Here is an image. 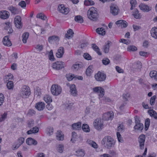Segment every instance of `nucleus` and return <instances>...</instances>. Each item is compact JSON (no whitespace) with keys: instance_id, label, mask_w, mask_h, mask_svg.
<instances>
[{"instance_id":"09e8293b","label":"nucleus","mask_w":157,"mask_h":157,"mask_svg":"<svg viewBox=\"0 0 157 157\" xmlns=\"http://www.w3.org/2000/svg\"><path fill=\"white\" fill-rule=\"evenodd\" d=\"M85 59L88 60H90L92 59L91 56L87 53H85L83 56Z\"/></svg>"},{"instance_id":"a19ab883","label":"nucleus","mask_w":157,"mask_h":157,"mask_svg":"<svg viewBox=\"0 0 157 157\" xmlns=\"http://www.w3.org/2000/svg\"><path fill=\"white\" fill-rule=\"evenodd\" d=\"M6 85L8 90H13L14 86L13 81H9L7 83Z\"/></svg>"},{"instance_id":"49530a36","label":"nucleus","mask_w":157,"mask_h":157,"mask_svg":"<svg viewBox=\"0 0 157 157\" xmlns=\"http://www.w3.org/2000/svg\"><path fill=\"white\" fill-rule=\"evenodd\" d=\"M40 90L38 87H37L36 90L34 91V94L37 97L39 96L41 94V93L40 92Z\"/></svg>"},{"instance_id":"79ce46f5","label":"nucleus","mask_w":157,"mask_h":157,"mask_svg":"<svg viewBox=\"0 0 157 157\" xmlns=\"http://www.w3.org/2000/svg\"><path fill=\"white\" fill-rule=\"evenodd\" d=\"M94 2L91 0H86L84 2V4L87 6L94 5Z\"/></svg>"},{"instance_id":"6e6552de","label":"nucleus","mask_w":157,"mask_h":157,"mask_svg":"<svg viewBox=\"0 0 157 157\" xmlns=\"http://www.w3.org/2000/svg\"><path fill=\"white\" fill-rule=\"evenodd\" d=\"M145 139V136L143 134L140 135L138 138V140L139 143L140 147L141 150L144 149Z\"/></svg>"},{"instance_id":"9b49d317","label":"nucleus","mask_w":157,"mask_h":157,"mask_svg":"<svg viewBox=\"0 0 157 157\" xmlns=\"http://www.w3.org/2000/svg\"><path fill=\"white\" fill-rule=\"evenodd\" d=\"M110 12L112 14L115 16L117 15L119 11V10L117 5L114 4H112L110 6Z\"/></svg>"},{"instance_id":"cd10ccee","label":"nucleus","mask_w":157,"mask_h":157,"mask_svg":"<svg viewBox=\"0 0 157 157\" xmlns=\"http://www.w3.org/2000/svg\"><path fill=\"white\" fill-rule=\"evenodd\" d=\"M96 32L98 34L102 36L104 35L105 34V29L103 27L98 28L96 29Z\"/></svg>"},{"instance_id":"c9c22d12","label":"nucleus","mask_w":157,"mask_h":157,"mask_svg":"<svg viewBox=\"0 0 157 157\" xmlns=\"http://www.w3.org/2000/svg\"><path fill=\"white\" fill-rule=\"evenodd\" d=\"M110 43V41H108L107 44H105L103 47V49L104 52L106 53H108L109 52V44Z\"/></svg>"},{"instance_id":"a878e982","label":"nucleus","mask_w":157,"mask_h":157,"mask_svg":"<svg viewBox=\"0 0 157 157\" xmlns=\"http://www.w3.org/2000/svg\"><path fill=\"white\" fill-rule=\"evenodd\" d=\"M151 34L153 37L157 39V28L155 27H153L151 30Z\"/></svg>"},{"instance_id":"4468645a","label":"nucleus","mask_w":157,"mask_h":157,"mask_svg":"<svg viewBox=\"0 0 157 157\" xmlns=\"http://www.w3.org/2000/svg\"><path fill=\"white\" fill-rule=\"evenodd\" d=\"M88 17L89 19L93 21H97L98 17V14L97 12L91 13V15L88 13H87Z\"/></svg>"},{"instance_id":"c85d7f7f","label":"nucleus","mask_w":157,"mask_h":157,"mask_svg":"<svg viewBox=\"0 0 157 157\" xmlns=\"http://www.w3.org/2000/svg\"><path fill=\"white\" fill-rule=\"evenodd\" d=\"M39 128L36 127H35L31 129L28 131L27 132V133L28 134H31L33 133H35L38 132Z\"/></svg>"},{"instance_id":"2eb2a0df","label":"nucleus","mask_w":157,"mask_h":157,"mask_svg":"<svg viewBox=\"0 0 157 157\" xmlns=\"http://www.w3.org/2000/svg\"><path fill=\"white\" fill-rule=\"evenodd\" d=\"M10 16L9 12L6 10H2L0 12V17L3 19H6Z\"/></svg>"},{"instance_id":"a211bd4d","label":"nucleus","mask_w":157,"mask_h":157,"mask_svg":"<svg viewBox=\"0 0 157 157\" xmlns=\"http://www.w3.org/2000/svg\"><path fill=\"white\" fill-rule=\"evenodd\" d=\"M139 7L140 10L144 12H148L151 10V8H149L148 5L144 3L141 4Z\"/></svg>"},{"instance_id":"c756f323","label":"nucleus","mask_w":157,"mask_h":157,"mask_svg":"<svg viewBox=\"0 0 157 157\" xmlns=\"http://www.w3.org/2000/svg\"><path fill=\"white\" fill-rule=\"evenodd\" d=\"M74 32L72 29H70L67 31V34L65 35V37L68 39H70L73 37Z\"/></svg>"},{"instance_id":"e2e57ef3","label":"nucleus","mask_w":157,"mask_h":157,"mask_svg":"<svg viewBox=\"0 0 157 157\" xmlns=\"http://www.w3.org/2000/svg\"><path fill=\"white\" fill-rule=\"evenodd\" d=\"M90 145L93 147L95 148H97L98 147V146L96 143L94 141H91L89 143Z\"/></svg>"},{"instance_id":"6ab92c4d","label":"nucleus","mask_w":157,"mask_h":157,"mask_svg":"<svg viewBox=\"0 0 157 157\" xmlns=\"http://www.w3.org/2000/svg\"><path fill=\"white\" fill-rule=\"evenodd\" d=\"M48 41L49 43L52 44L53 42H58L59 40V38L57 36H49L48 38Z\"/></svg>"},{"instance_id":"b1692460","label":"nucleus","mask_w":157,"mask_h":157,"mask_svg":"<svg viewBox=\"0 0 157 157\" xmlns=\"http://www.w3.org/2000/svg\"><path fill=\"white\" fill-rule=\"evenodd\" d=\"M56 138L58 140H63L64 139V135L61 131H58L56 132Z\"/></svg>"},{"instance_id":"0e129e2a","label":"nucleus","mask_w":157,"mask_h":157,"mask_svg":"<svg viewBox=\"0 0 157 157\" xmlns=\"http://www.w3.org/2000/svg\"><path fill=\"white\" fill-rule=\"evenodd\" d=\"M18 143L22 145L24 142L25 139L24 137H20L17 139Z\"/></svg>"},{"instance_id":"69168bd1","label":"nucleus","mask_w":157,"mask_h":157,"mask_svg":"<svg viewBox=\"0 0 157 157\" xmlns=\"http://www.w3.org/2000/svg\"><path fill=\"white\" fill-rule=\"evenodd\" d=\"M18 5L22 8H24L26 6V3L24 1H21L18 4Z\"/></svg>"},{"instance_id":"473e14b6","label":"nucleus","mask_w":157,"mask_h":157,"mask_svg":"<svg viewBox=\"0 0 157 157\" xmlns=\"http://www.w3.org/2000/svg\"><path fill=\"white\" fill-rule=\"evenodd\" d=\"M134 128L135 130L142 131L144 128V125L142 123L136 124Z\"/></svg>"},{"instance_id":"4d7b16f0","label":"nucleus","mask_w":157,"mask_h":157,"mask_svg":"<svg viewBox=\"0 0 157 157\" xmlns=\"http://www.w3.org/2000/svg\"><path fill=\"white\" fill-rule=\"evenodd\" d=\"M4 95L2 93L0 94V106L2 105L4 101Z\"/></svg>"},{"instance_id":"e433bc0d","label":"nucleus","mask_w":157,"mask_h":157,"mask_svg":"<svg viewBox=\"0 0 157 157\" xmlns=\"http://www.w3.org/2000/svg\"><path fill=\"white\" fill-rule=\"evenodd\" d=\"M82 128L83 131L84 132H88L90 131L89 127L87 124H83L82 126Z\"/></svg>"},{"instance_id":"680f3d73","label":"nucleus","mask_w":157,"mask_h":157,"mask_svg":"<svg viewBox=\"0 0 157 157\" xmlns=\"http://www.w3.org/2000/svg\"><path fill=\"white\" fill-rule=\"evenodd\" d=\"M7 115V113H6L1 115V117H0V122H2L4 121Z\"/></svg>"},{"instance_id":"412c9836","label":"nucleus","mask_w":157,"mask_h":157,"mask_svg":"<svg viewBox=\"0 0 157 157\" xmlns=\"http://www.w3.org/2000/svg\"><path fill=\"white\" fill-rule=\"evenodd\" d=\"M132 15L136 19H140L141 17V15L137 9H135L133 11Z\"/></svg>"},{"instance_id":"6e6d98bb","label":"nucleus","mask_w":157,"mask_h":157,"mask_svg":"<svg viewBox=\"0 0 157 157\" xmlns=\"http://www.w3.org/2000/svg\"><path fill=\"white\" fill-rule=\"evenodd\" d=\"M156 98V97L155 95L152 97L151 98L150 103L151 105H154Z\"/></svg>"},{"instance_id":"39448f33","label":"nucleus","mask_w":157,"mask_h":157,"mask_svg":"<svg viewBox=\"0 0 157 157\" xmlns=\"http://www.w3.org/2000/svg\"><path fill=\"white\" fill-rule=\"evenodd\" d=\"M94 77L96 80L99 82L104 81L106 78V75L102 72L98 71L95 75Z\"/></svg>"},{"instance_id":"423d86ee","label":"nucleus","mask_w":157,"mask_h":157,"mask_svg":"<svg viewBox=\"0 0 157 157\" xmlns=\"http://www.w3.org/2000/svg\"><path fill=\"white\" fill-rule=\"evenodd\" d=\"M65 67V63L64 62L60 61H57L54 63L52 65V68L57 70L61 69Z\"/></svg>"},{"instance_id":"4be33fe9","label":"nucleus","mask_w":157,"mask_h":157,"mask_svg":"<svg viewBox=\"0 0 157 157\" xmlns=\"http://www.w3.org/2000/svg\"><path fill=\"white\" fill-rule=\"evenodd\" d=\"M8 9L13 14H18L19 12V10L12 6L8 7Z\"/></svg>"},{"instance_id":"ea45409f","label":"nucleus","mask_w":157,"mask_h":157,"mask_svg":"<svg viewBox=\"0 0 157 157\" xmlns=\"http://www.w3.org/2000/svg\"><path fill=\"white\" fill-rule=\"evenodd\" d=\"M150 119L148 118H147L145 120L144 130L146 131H147L148 128L150 125Z\"/></svg>"},{"instance_id":"2f4dec72","label":"nucleus","mask_w":157,"mask_h":157,"mask_svg":"<svg viewBox=\"0 0 157 157\" xmlns=\"http://www.w3.org/2000/svg\"><path fill=\"white\" fill-rule=\"evenodd\" d=\"M75 20L77 22L82 23L83 22V17L80 15H77L75 17Z\"/></svg>"},{"instance_id":"7c9ffc66","label":"nucleus","mask_w":157,"mask_h":157,"mask_svg":"<svg viewBox=\"0 0 157 157\" xmlns=\"http://www.w3.org/2000/svg\"><path fill=\"white\" fill-rule=\"evenodd\" d=\"M72 127L74 129L79 130L81 129V123L78 122L77 123L73 124Z\"/></svg>"},{"instance_id":"f8f14e48","label":"nucleus","mask_w":157,"mask_h":157,"mask_svg":"<svg viewBox=\"0 0 157 157\" xmlns=\"http://www.w3.org/2000/svg\"><path fill=\"white\" fill-rule=\"evenodd\" d=\"M70 89L71 94L74 97L77 96L78 94L75 85L74 84H71L70 86Z\"/></svg>"},{"instance_id":"5fc2aeb1","label":"nucleus","mask_w":157,"mask_h":157,"mask_svg":"<svg viewBox=\"0 0 157 157\" xmlns=\"http://www.w3.org/2000/svg\"><path fill=\"white\" fill-rule=\"evenodd\" d=\"M44 100L46 103L51 102L52 101L51 98L49 96H46L44 98Z\"/></svg>"},{"instance_id":"c03bdc74","label":"nucleus","mask_w":157,"mask_h":157,"mask_svg":"<svg viewBox=\"0 0 157 157\" xmlns=\"http://www.w3.org/2000/svg\"><path fill=\"white\" fill-rule=\"evenodd\" d=\"M49 58L51 61H54L55 60V59L54 57L53 51L52 50H51L49 53Z\"/></svg>"},{"instance_id":"7ed1b4c3","label":"nucleus","mask_w":157,"mask_h":157,"mask_svg":"<svg viewBox=\"0 0 157 157\" xmlns=\"http://www.w3.org/2000/svg\"><path fill=\"white\" fill-rule=\"evenodd\" d=\"M21 94V95L23 98H26L28 97L31 94L29 87L26 85L23 86L22 88Z\"/></svg>"},{"instance_id":"aec40b11","label":"nucleus","mask_w":157,"mask_h":157,"mask_svg":"<svg viewBox=\"0 0 157 157\" xmlns=\"http://www.w3.org/2000/svg\"><path fill=\"white\" fill-rule=\"evenodd\" d=\"M2 42L3 44L7 46H10L12 43L10 40L9 39L8 36H5Z\"/></svg>"},{"instance_id":"13d9d810","label":"nucleus","mask_w":157,"mask_h":157,"mask_svg":"<svg viewBox=\"0 0 157 157\" xmlns=\"http://www.w3.org/2000/svg\"><path fill=\"white\" fill-rule=\"evenodd\" d=\"M66 77L68 81H71L74 78L75 79V78L76 77V76H75L73 74L71 75H67Z\"/></svg>"},{"instance_id":"f03ea898","label":"nucleus","mask_w":157,"mask_h":157,"mask_svg":"<svg viewBox=\"0 0 157 157\" xmlns=\"http://www.w3.org/2000/svg\"><path fill=\"white\" fill-rule=\"evenodd\" d=\"M93 124L94 128L97 130H101L103 128V121L100 118L96 119Z\"/></svg>"},{"instance_id":"3c124183","label":"nucleus","mask_w":157,"mask_h":157,"mask_svg":"<svg viewBox=\"0 0 157 157\" xmlns=\"http://www.w3.org/2000/svg\"><path fill=\"white\" fill-rule=\"evenodd\" d=\"M97 9L94 7H91L90 9L88 11L87 13L90 14L91 15V13H94V12H97L96 11Z\"/></svg>"},{"instance_id":"864d4df0","label":"nucleus","mask_w":157,"mask_h":157,"mask_svg":"<svg viewBox=\"0 0 157 157\" xmlns=\"http://www.w3.org/2000/svg\"><path fill=\"white\" fill-rule=\"evenodd\" d=\"M117 135L118 138V141L119 142L122 143L123 142V139L121 137V135L119 132H117Z\"/></svg>"},{"instance_id":"338daca9","label":"nucleus","mask_w":157,"mask_h":157,"mask_svg":"<svg viewBox=\"0 0 157 157\" xmlns=\"http://www.w3.org/2000/svg\"><path fill=\"white\" fill-rule=\"evenodd\" d=\"M34 121L33 120L31 119L29 121L28 127L31 128L34 126Z\"/></svg>"},{"instance_id":"f257e3e1","label":"nucleus","mask_w":157,"mask_h":157,"mask_svg":"<svg viewBox=\"0 0 157 157\" xmlns=\"http://www.w3.org/2000/svg\"><path fill=\"white\" fill-rule=\"evenodd\" d=\"M115 143L114 139L109 136H105L101 141L102 145L109 149L114 147Z\"/></svg>"},{"instance_id":"f3484780","label":"nucleus","mask_w":157,"mask_h":157,"mask_svg":"<svg viewBox=\"0 0 157 157\" xmlns=\"http://www.w3.org/2000/svg\"><path fill=\"white\" fill-rule=\"evenodd\" d=\"M116 24L117 25H120L119 26H121L122 28H126L128 25V23L125 20H120L117 21L116 22Z\"/></svg>"},{"instance_id":"a18cd8bd","label":"nucleus","mask_w":157,"mask_h":157,"mask_svg":"<svg viewBox=\"0 0 157 157\" xmlns=\"http://www.w3.org/2000/svg\"><path fill=\"white\" fill-rule=\"evenodd\" d=\"M53 128L52 127H48L47 129L46 133L50 136L53 134Z\"/></svg>"},{"instance_id":"ddd939ff","label":"nucleus","mask_w":157,"mask_h":157,"mask_svg":"<svg viewBox=\"0 0 157 157\" xmlns=\"http://www.w3.org/2000/svg\"><path fill=\"white\" fill-rule=\"evenodd\" d=\"M45 107V104L42 102H39L36 103L35 108L38 111L43 110Z\"/></svg>"},{"instance_id":"f704fd0d","label":"nucleus","mask_w":157,"mask_h":157,"mask_svg":"<svg viewBox=\"0 0 157 157\" xmlns=\"http://www.w3.org/2000/svg\"><path fill=\"white\" fill-rule=\"evenodd\" d=\"M29 36V33L28 32H25L24 33L22 36V41L23 43H26Z\"/></svg>"},{"instance_id":"5701e85b","label":"nucleus","mask_w":157,"mask_h":157,"mask_svg":"<svg viewBox=\"0 0 157 157\" xmlns=\"http://www.w3.org/2000/svg\"><path fill=\"white\" fill-rule=\"evenodd\" d=\"M64 53V48L63 47H60L58 50L56 55L57 58H60L62 57Z\"/></svg>"},{"instance_id":"de8ad7c7","label":"nucleus","mask_w":157,"mask_h":157,"mask_svg":"<svg viewBox=\"0 0 157 157\" xmlns=\"http://www.w3.org/2000/svg\"><path fill=\"white\" fill-rule=\"evenodd\" d=\"M124 129V126L123 124H119V125L118 126L117 128V130L120 132H121L122 131L123 132Z\"/></svg>"},{"instance_id":"9d476101","label":"nucleus","mask_w":157,"mask_h":157,"mask_svg":"<svg viewBox=\"0 0 157 157\" xmlns=\"http://www.w3.org/2000/svg\"><path fill=\"white\" fill-rule=\"evenodd\" d=\"M58 10L63 14H67L69 12V8H66L63 5L61 4L58 6Z\"/></svg>"},{"instance_id":"bb28decb","label":"nucleus","mask_w":157,"mask_h":157,"mask_svg":"<svg viewBox=\"0 0 157 157\" xmlns=\"http://www.w3.org/2000/svg\"><path fill=\"white\" fill-rule=\"evenodd\" d=\"M91 46L93 49L99 55H101L102 53L100 51V50L99 48L95 44H92Z\"/></svg>"},{"instance_id":"72a5a7b5","label":"nucleus","mask_w":157,"mask_h":157,"mask_svg":"<svg viewBox=\"0 0 157 157\" xmlns=\"http://www.w3.org/2000/svg\"><path fill=\"white\" fill-rule=\"evenodd\" d=\"M148 112L151 116L154 117L155 119L157 118V113L153 109L149 110L148 111Z\"/></svg>"},{"instance_id":"774afa93","label":"nucleus","mask_w":157,"mask_h":157,"mask_svg":"<svg viewBox=\"0 0 157 157\" xmlns=\"http://www.w3.org/2000/svg\"><path fill=\"white\" fill-rule=\"evenodd\" d=\"M88 44V43L86 42L82 43L81 44L79 45V47H80L82 49H83L87 47Z\"/></svg>"},{"instance_id":"8fccbe9b","label":"nucleus","mask_w":157,"mask_h":157,"mask_svg":"<svg viewBox=\"0 0 157 157\" xmlns=\"http://www.w3.org/2000/svg\"><path fill=\"white\" fill-rule=\"evenodd\" d=\"M137 50V48L133 45H130L128 48V50L129 51H134Z\"/></svg>"},{"instance_id":"20e7f679","label":"nucleus","mask_w":157,"mask_h":157,"mask_svg":"<svg viewBox=\"0 0 157 157\" xmlns=\"http://www.w3.org/2000/svg\"><path fill=\"white\" fill-rule=\"evenodd\" d=\"M51 90L52 94L55 95L59 94L62 91L61 87L58 85L55 84L52 86Z\"/></svg>"},{"instance_id":"37998d69","label":"nucleus","mask_w":157,"mask_h":157,"mask_svg":"<svg viewBox=\"0 0 157 157\" xmlns=\"http://www.w3.org/2000/svg\"><path fill=\"white\" fill-rule=\"evenodd\" d=\"M36 17L38 18L41 19L42 20H45L47 18V17L44 14L41 13H38L36 15Z\"/></svg>"},{"instance_id":"58836bf2","label":"nucleus","mask_w":157,"mask_h":157,"mask_svg":"<svg viewBox=\"0 0 157 157\" xmlns=\"http://www.w3.org/2000/svg\"><path fill=\"white\" fill-rule=\"evenodd\" d=\"M93 66L92 65L89 66L86 69V75L88 76L90 75L92 72V69L93 68Z\"/></svg>"},{"instance_id":"393cba45","label":"nucleus","mask_w":157,"mask_h":157,"mask_svg":"<svg viewBox=\"0 0 157 157\" xmlns=\"http://www.w3.org/2000/svg\"><path fill=\"white\" fill-rule=\"evenodd\" d=\"M77 156L78 157H83L85 154V151L82 149H79L76 151Z\"/></svg>"},{"instance_id":"4c0bfd02","label":"nucleus","mask_w":157,"mask_h":157,"mask_svg":"<svg viewBox=\"0 0 157 157\" xmlns=\"http://www.w3.org/2000/svg\"><path fill=\"white\" fill-rule=\"evenodd\" d=\"M82 67V66L81 64H79L77 63H76L73 65L72 67V69L74 71H76L78 70V69L81 68Z\"/></svg>"},{"instance_id":"dca6fc26","label":"nucleus","mask_w":157,"mask_h":157,"mask_svg":"<svg viewBox=\"0 0 157 157\" xmlns=\"http://www.w3.org/2000/svg\"><path fill=\"white\" fill-rule=\"evenodd\" d=\"M26 144L29 145H36L37 144V141L34 139L31 138L29 137L26 140Z\"/></svg>"},{"instance_id":"1a4fd4ad","label":"nucleus","mask_w":157,"mask_h":157,"mask_svg":"<svg viewBox=\"0 0 157 157\" xmlns=\"http://www.w3.org/2000/svg\"><path fill=\"white\" fill-rule=\"evenodd\" d=\"M113 116L114 113L113 112H108L103 115L102 119L104 121L111 120H112Z\"/></svg>"},{"instance_id":"bf43d9fd","label":"nucleus","mask_w":157,"mask_h":157,"mask_svg":"<svg viewBox=\"0 0 157 157\" xmlns=\"http://www.w3.org/2000/svg\"><path fill=\"white\" fill-rule=\"evenodd\" d=\"M64 148V146L63 144H59L58 147V151L60 153L63 152Z\"/></svg>"},{"instance_id":"052dcab7","label":"nucleus","mask_w":157,"mask_h":157,"mask_svg":"<svg viewBox=\"0 0 157 157\" xmlns=\"http://www.w3.org/2000/svg\"><path fill=\"white\" fill-rule=\"evenodd\" d=\"M100 89L99 90V92L100 94H99V96L101 97H102L104 95V90L102 87H100Z\"/></svg>"},{"instance_id":"0eeeda50","label":"nucleus","mask_w":157,"mask_h":157,"mask_svg":"<svg viewBox=\"0 0 157 157\" xmlns=\"http://www.w3.org/2000/svg\"><path fill=\"white\" fill-rule=\"evenodd\" d=\"M21 21V19L20 16L17 15L14 18L15 26L18 29H21L22 27V23Z\"/></svg>"},{"instance_id":"603ef678","label":"nucleus","mask_w":157,"mask_h":157,"mask_svg":"<svg viewBox=\"0 0 157 157\" xmlns=\"http://www.w3.org/2000/svg\"><path fill=\"white\" fill-rule=\"evenodd\" d=\"M102 62L104 65H106L109 63H110V60L108 58H105L102 59Z\"/></svg>"}]
</instances>
